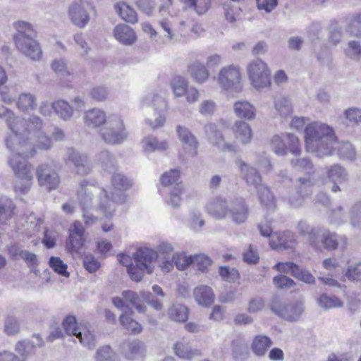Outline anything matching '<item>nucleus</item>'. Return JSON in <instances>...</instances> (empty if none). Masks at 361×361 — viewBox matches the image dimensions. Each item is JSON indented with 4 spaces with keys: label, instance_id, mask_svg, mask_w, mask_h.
Here are the masks:
<instances>
[{
    "label": "nucleus",
    "instance_id": "obj_1",
    "mask_svg": "<svg viewBox=\"0 0 361 361\" xmlns=\"http://www.w3.org/2000/svg\"><path fill=\"white\" fill-rule=\"evenodd\" d=\"M0 118L5 120L10 130L4 142L11 152L8 163L16 178L14 190L21 194H26L33 180L32 164L27 159L36 154V147L23 139L27 133V123L24 118L3 105L0 106Z\"/></svg>",
    "mask_w": 361,
    "mask_h": 361
},
{
    "label": "nucleus",
    "instance_id": "obj_2",
    "mask_svg": "<svg viewBox=\"0 0 361 361\" xmlns=\"http://www.w3.org/2000/svg\"><path fill=\"white\" fill-rule=\"evenodd\" d=\"M82 216L87 226H91L97 221V217L91 212L100 211L106 218L113 216L116 203H123L125 195L121 192L112 193L109 197L108 192L86 181H82L78 192Z\"/></svg>",
    "mask_w": 361,
    "mask_h": 361
},
{
    "label": "nucleus",
    "instance_id": "obj_3",
    "mask_svg": "<svg viewBox=\"0 0 361 361\" xmlns=\"http://www.w3.org/2000/svg\"><path fill=\"white\" fill-rule=\"evenodd\" d=\"M307 150L318 157L331 156L336 151L337 138L332 127L321 121L309 123L304 129Z\"/></svg>",
    "mask_w": 361,
    "mask_h": 361
},
{
    "label": "nucleus",
    "instance_id": "obj_4",
    "mask_svg": "<svg viewBox=\"0 0 361 361\" xmlns=\"http://www.w3.org/2000/svg\"><path fill=\"white\" fill-rule=\"evenodd\" d=\"M158 257L157 252L152 249L141 247L133 254L135 264L128 267L127 271L133 281L139 282L144 274H152L154 267L152 263Z\"/></svg>",
    "mask_w": 361,
    "mask_h": 361
},
{
    "label": "nucleus",
    "instance_id": "obj_5",
    "mask_svg": "<svg viewBox=\"0 0 361 361\" xmlns=\"http://www.w3.org/2000/svg\"><path fill=\"white\" fill-rule=\"evenodd\" d=\"M99 135L107 144H121L127 138L128 133L121 116L116 114L109 116L104 126L100 129Z\"/></svg>",
    "mask_w": 361,
    "mask_h": 361
},
{
    "label": "nucleus",
    "instance_id": "obj_6",
    "mask_svg": "<svg viewBox=\"0 0 361 361\" xmlns=\"http://www.w3.org/2000/svg\"><path fill=\"white\" fill-rule=\"evenodd\" d=\"M247 73L252 86L257 90L268 88L271 85V71L262 59L251 61L247 66Z\"/></svg>",
    "mask_w": 361,
    "mask_h": 361
},
{
    "label": "nucleus",
    "instance_id": "obj_7",
    "mask_svg": "<svg viewBox=\"0 0 361 361\" xmlns=\"http://www.w3.org/2000/svg\"><path fill=\"white\" fill-rule=\"evenodd\" d=\"M217 83L220 87L231 92L242 91L241 74L240 68L234 65L221 68L218 73Z\"/></svg>",
    "mask_w": 361,
    "mask_h": 361
},
{
    "label": "nucleus",
    "instance_id": "obj_8",
    "mask_svg": "<svg viewBox=\"0 0 361 361\" xmlns=\"http://www.w3.org/2000/svg\"><path fill=\"white\" fill-rule=\"evenodd\" d=\"M143 104L152 107L155 116L154 120L147 118L146 123L152 129L164 126L167 112V103L164 98L159 94H149L144 99Z\"/></svg>",
    "mask_w": 361,
    "mask_h": 361
},
{
    "label": "nucleus",
    "instance_id": "obj_9",
    "mask_svg": "<svg viewBox=\"0 0 361 361\" xmlns=\"http://www.w3.org/2000/svg\"><path fill=\"white\" fill-rule=\"evenodd\" d=\"M63 327L68 335L75 336L80 342L89 348L94 346V336L87 326H78L74 316H68L63 322Z\"/></svg>",
    "mask_w": 361,
    "mask_h": 361
},
{
    "label": "nucleus",
    "instance_id": "obj_10",
    "mask_svg": "<svg viewBox=\"0 0 361 361\" xmlns=\"http://www.w3.org/2000/svg\"><path fill=\"white\" fill-rule=\"evenodd\" d=\"M67 166H73V171L80 176L90 173L92 166L90 158L86 154L82 153L74 148H67L63 157Z\"/></svg>",
    "mask_w": 361,
    "mask_h": 361
},
{
    "label": "nucleus",
    "instance_id": "obj_11",
    "mask_svg": "<svg viewBox=\"0 0 361 361\" xmlns=\"http://www.w3.org/2000/svg\"><path fill=\"white\" fill-rule=\"evenodd\" d=\"M85 229L80 221L73 222L68 228L66 250L71 253H80L85 242Z\"/></svg>",
    "mask_w": 361,
    "mask_h": 361
},
{
    "label": "nucleus",
    "instance_id": "obj_12",
    "mask_svg": "<svg viewBox=\"0 0 361 361\" xmlns=\"http://www.w3.org/2000/svg\"><path fill=\"white\" fill-rule=\"evenodd\" d=\"M68 16L73 25L81 29L85 27L90 20V14L82 0L74 1L69 5Z\"/></svg>",
    "mask_w": 361,
    "mask_h": 361
},
{
    "label": "nucleus",
    "instance_id": "obj_13",
    "mask_svg": "<svg viewBox=\"0 0 361 361\" xmlns=\"http://www.w3.org/2000/svg\"><path fill=\"white\" fill-rule=\"evenodd\" d=\"M204 130L209 142L221 152H238V145L235 142H226L222 133L217 130L215 124L209 123L206 125Z\"/></svg>",
    "mask_w": 361,
    "mask_h": 361
},
{
    "label": "nucleus",
    "instance_id": "obj_14",
    "mask_svg": "<svg viewBox=\"0 0 361 361\" xmlns=\"http://www.w3.org/2000/svg\"><path fill=\"white\" fill-rule=\"evenodd\" d=\"M249 216V207L243 197H236L230 201L228 217L236 224H244Z\"/></svg>",
    "mask_w": 361,
    "mask_h": 361
},
{
    "label": "nucleus",
    "instance_id": "obj_15",
    "mask_svg": "<svg viewBox=\"0 0 361 361\" xmlns=\"http://www.w3.org/2000/svg\"><path fill=\"white\" fill-rule=\"evenodd\" d=\"M30 37L14 42L18 50L25 56L32 61H39L42 57V51L38 42Z\"/></svg>",
    "mask_w": 361,
    "mask_h": 361
},
{
    "label": "nucleus",
    "instance_id": "obj_16",
    "mask_svg": "<svg viewBox=\"0 0 361 361\" xmlns=\"http://www.w3.org/2000/svg\"><path fill=\"white\" fill-rule=\"evenodd\" d=\"M36 175L39 184L47 190L56 189L59 183L58 173L47 164H41L37 168Z\"/></svg>",
    "mask_w": 361,
    "mask_h": 361
},
{
    "label": "nucleus",
    "instance_id": "obj_17",
    "mask_svg": "<svg viewBox=\"0 0 361 361\" xmlns=\"http://www.w3.org/2000/svg\"><path fill=\"white\" fill-rule=\"evenodd\" d=\"M269 245L274 250H293L297 245L295 235L290 231L274 232Z\"/></svg>",
    "mask_w": 361,
    "mask_h": 361
},
{
    "label": "nucleus",
    "instance_id": "obj_18",
    "mask_svg": "<svg viewBox=\"0 0 361 361\" xmlns=\"http://www.w3.org/2000/svg\"><path fill=\"white\" fill-rule=\"evenodd\" d=\"M313 181L311 178H300L296 184V191L288 200L290 204L295 207L301 206L305 197L312 192Z\"/></svg>",
    "mask_w": 361,
    "mask_h": 361
},
{
    "label": "nucleus",
    "instance_id": "obj_19",
    "mask_svg": "<svg viewBox=\"0 0 361 361\" xmlns=\"http://www.w3.org/2000/svg\"><path fill=\"white\" fill-rule=\"evenodd\" d=\"M146 353L145 344L137 339L125 341L121 345V353L128 360H142Z\"/></svg>",
    "mask_w": 361,
    "mask_h": 361
},
{
    "label": "nucleus",
    "instance_id": "obj_20",
    "mask_svg": "<svg viewBox=\"0 0 361 361\" xmlns=\"http://www.w3.org/2000/svg\"><path fill=\"white\" fill-rule=\"evenodd\" d=\"M230 202L226 198L218 196L212 200L206 206L209 215L218 220H222L228 217Z\"/></svg>",
    "mask_w": 361,
    "mask_h": 361
},
{
    "label": "nucleus",
    "instance_id": "obj_21",
    "mask_svg": "<svg viewBox=\"0 0 361 361\" xmlns=\"http://www.w3.org/2000/svg\"><path fill=\"white\" fill-rule=\"evenodd\" d=\"M176 132L185 152L191 157H195L197 154L198 142L194 135L188 128L181 126L176 127Z\"/></svg>",
    "mask_w": 361,
    "mask_h": 361
},
{
    "label": "nucleus",
    "instance_id": "obj_22",
    "mask_svg": "<svg viewBox=\"0 0 361 361\" xmlns=\"http://www.w3.org/2000/svg\"><path fill=\"white\" fill-rule=\"evenodd\" d=\"M272 310L281 317L288 321H296L302 314L304 308L301 302L272 306Z\"/></svg>",
    "mask_w": 361,
    "mask_h": 361
},
{
    "label": "nucleus",
    "instance_id": "obj_23",
    "mask_svg": "<svg viewBox=\"0 0 361 361\" xmlns=\"http://www.w3.org/2000/svg\"><path fill=\"white\" fill-rule=\"evenodd\" d=\"M236 164L240 169L243 179L247 185L253 186L255 189L261 185L262 178L256 169L248 166L243 160H238Z\"/></svg>",
    "mask_w": 361,
    "mask_h": 361
},
{
    "label": "nucleus",
    "instance_id": "obj_24",
    "mask_svg": "<svg viewBox=\"0 0 361 361\" xmlns=\"http://www.w3.org/2000/svg\"><path fill=\"white\" fill-rule=\"evenodd\" d=\"M322 242L325 249L334 250L338 247L344 248L347 245V239L343 235L324 230L322 234Z\"/></svg>",
    "mask_w": 361,
    "mask_h": 361
},
{
    "label": "nucleus",
    "instance_id": "obj_25",
    "mask_svg": "<svg viewBox=\"0 0 361 361\" xmlns=\"http://www.w3.org/2000/svg\"><path fill=\"white\" fill-rule=\"evenodd\" d=\"M16 206L8 197L0 195V232L4 230L8 221L13 216Z\"/></svg>",
    "mask_w": 361,
    "mask_h": 361
},
{
    "label": "nucleus",
    "instance_id": "obj_26",
    "mask_svg": "<svg viewBox=\"0 0 361 361\" xmlns=\"http://www.w3.org/2000/svg\"><path fill=\"white\" fill-rule=\"evenodd\" d=\"M232 130L236 140L242 145L249 144L252 138V130L250 126L243 121H236Z\"/></svg>",
    "mask_w": 361,
    "mask_h": 361
},
{
    "label": "nucleus",
    "instance_id": "obj_27",
    "mask_svg": "<svg viewBox=\"0 0 361 361\" xmlns=\"http://www.w3.org/2000/svg\"><path fill=\"white\" fill-rule=\"evenodd\" d=\"M107 119L105 112L97 108H93L85 112V124L91 128H99L102 124H106Z\"/></svg>",
    "mask_w": 361,
    "mask_h": 361
},
{
    "label": "nucleus",
    "instance_id": "obj_28",
    "mask_svg": "<svg viewBox=\"0 0 361 361\" xmlns=\"http://www.w3.org/2000/svg\"><path fill=\"white\" fill-rule=\"evenodd\" d=\"M272 344L273 341L269 336L259 334L253 338L250 348L255 355L262 357L266 355Z\"/></svg>",
    "mask_w": 361,
    "mask_h": 361
},
{
    "label": "nucleus",
    "instance_id": "obj_29",
    "mask_svg": "<svg viewBox=\"0 0 361 361\" xmlns=\"http://www.w3.org/2000/svg\"><path fill=\"white\" fill-rule=\"evenodd\" d=\"M193 295L197 304L202 307L211 306L215 298L212 288L207 286L202 285L194 289Z\"/></svg>",
    "mask_w": 361,
    "mask_h": 361
},
{
    "label": "nucleus",
    "instance_id": "obj_30",
    "mask_svg": "<svg viewBox=\"0 0 361 361\" xmlns=\"http://www.w3.org/2000/svg\"><path fill=\"white\" fill-rule=\"evenodd\" d=\"M114 35L119 42L125 45H131L136 40L134 30L125 24L116 25L114 29Z\"/></svg>",
    "mask_w": 361,
    "mask_h": 361
},
{
    "label": "nucleus",
    "instance_id": "obj_31",
    "mask_svg": "<svg viewBox=\"0 0 361 361\" xmlns=\"http://www.w3.org/2000/svg\"><path fill=\"white\" fill-rule=\"evenodd\" d=\"M235 115L241 118L252 121L256 116V109L253 104L245 100H238L233 104Z\"/></svg>",
    "mask_w": 361,
    "mask_h": 361
},
{
    "label": "nucleus",
    "instance_id": "obj_32",
    "mask_svg": "<svg viewBox=\"0 0 361 361\" xmlns=\"http://www.w3.org/2000/svg\"><path fill=\"white\" fill-rule=\"evenodd\" d=\"M16 106L24 113L34 111L37 106V97L30 92H22L18 97Z\"/></svg>",
    "mask_w": 361,
    "mask_h": 361
},
{
    "label": "nucleus",
    "instance_id": "obj_33",
    "mask_svg": "<svg viewBox=\"0 0 361 361\" xmlns=\"http://www.w3.org/2000/svg\"><path fill=\"white\" fill-rule=\"evenodd\" d=\"M13 27L17 33L13 36L14 42L24 39L30 37H35L36 32L33 25L27 21L18 20L13 23Z\"/></svg>",
    "mask_w": 361,
    "mask_h": 361
},
{
    "label": "nucleus",
    "instance_id": "obj_34",
    "mask_svg": "<svg viewBox=\"0 0 361 361\" xmlns=\"http://www.w3.org/2000/svg\"><path fill=\"white\" fill-rule=\"evenodd\" d=\"M175 354L180 358L190 360L196 356H200L201 352L197 349H192L188 343L181 341L174 344Z\"/></svg>",
    "mask_w": 361,
    "mask_h": 361
},
{
    "label": "nucleus",
    "instance_id": "obj_35",
    "mask_svg": "<svg viewBox=\"0 0 361 361\" xmlns=\"http://www.w3.org/2000/svg\"><path fill=\"white\" fill-rule=\"evenodd\" d=\"M298 231L302 235H307L311 245L316 250L321 249V244L317 240L318 231L310 226L307 222L300 221L298 224Z\"/></svg>",
    "mask_w": 361,
    "mask_h": 361
},
{
    "label": "nucleus",
    "instance_id": "obj_36",
    "mask_svg": "<svg viewBox=\"0 0 361 361\" xmlns=\"http://www.w3.org/2000/svg\"><path fill=\"white\" fill-rule=\"evenodd\" d=\"M188 72L193 79L199 83L206 82L209 76V73L206 66L200 61H195L188 66Z\"/></svg>",
    "mask_w": 361,
    "mask_h": 361
},
{
    "label": "nucleus",
    "instance_id": "obj_37",
    "mask_svg": "<svg viewBox=\"0 0 361 361\" xmlns=\"http://www.w3.org/2000/svg\"><path fill=\"white\" fill-rule=\"evenodd\" d=\"M116 12L125 21L134 24L137 21L136 11L126 3L121 1L115 5Z\"/></svg>",
    "mask_w": 361,
    "mask_h": 361
},
{
    "label": "nucleus",
    "instance_id": "obj_38",
    "mask_svg": "<svg viewBox=\"0 0 361 361\" xmlns=\"http://www.w3.org/2000/svg\"><path fill=\"white\" fill-rule=\"evenodd\" d=\"M326 174L332 183H344L348 180V174L345 169L339 164H334L326 169Z\"/></svg>",
    "mask_w": 361,
    "mask_h": 361
},
{
    "label": "nucleus",
    "instance_id": "obj_39",
    "mask_svg": "<svg viewBox=\"0 0 361 361\" xmlns=\"http://www.w3.org/2000/svg\"><path fill=\"white\" fill-rule=\"evenodd\" d=\"M52 109L56 114L64 121L69 120L73 115V107L63 99H58L54 102Z\"/></svg>",
    "mask_w": 361,
    "mask_h": 361
},
{
    "label": "nucleus",
    "instance_id": "obj_40",
    "mask_svg": "<svg viewBox=\"0 0 361 361\" xmlns=\"http://www.w3.org/2000/svg\"><path fill=\"white\" fill-rule=\"evenodd\" d=\"M133 311L129 309L128 312L123 313L120 317V321L122 326L130 334H137L142 330V326L132 317Z\"/></svg>",
    "mask_w": 361,
    "mask_h": 361
},
{
    "label": "nucleus",
    "instance_id": "obj_41",
    "mask_svg": "<svg viewBox=\"0 0 361 361\" xmlns=\"http://www.w3.org/2000/svg\"><path fill=\"white\" fill-rule=\"evenodd\" d=\"M167 314L173 321L185 322L188 318V309L183 305L175 303L169 308Z\"/></svg>",
    "mask_w": 361,
    "mask_h": 361
},
{
    "label": "nucleus",
    "instance_id": "obj_42",
    "mask_svg": "<svg viewBox=\"0 0 361 361\" xmlns=\"http://www.w3.org/2000/svg\"><path fill=\"white\" fill-rule=\"evenodd\" d=\"M161 30L164 32V37L166 42H175L177 39L176 29H173V17L163 18L158 22Z\"/></svg>",
    "mask_w": 361,
    "mask_h": 361
},
{
    "label": "nucleus",
    "instance_id": "obj_43",
    "mask_svg": "<svg viewBox=\"0 0 361 361\" xmlns=\"http://www.w3.org/2000/svg\"><path fill=\"white\" fill-rule=\"evenodd\" d=\"M258 197L262 206L268 210H272L275 207L274 197L269 188L261 184L257 188Z\"/></svg>",
    "mask_w": 361,
    "mask_h": 361
},
{
    "label": "nucleus",
    "instance_id": "obj_44",
    "mask_svg": "<svg viewBox=\"0 0 361 361\" xmlns=\"http://www.w3.org/2000/svg\"><path fill=\"white\" fill-rule=\"evenodd\" d=\"M102 169L110 173H114L116 169V162L114 157L108 152L102 151L97 157Z\"/></svg>",
    "mask_w": 361,
    "mask_h": 361
},
{
    "label": "nucleus",
    "instance_id": "obj_45",
    "mask_svg": "<svg viewBox=\"0 0 361 361\" xmlns=\"http://www.w3.org/2000/svg\"><path fill=\"white\" fill-rule=\"evenodd\" d=\"M122 296L126 301L130 302L140 313H145L147 310L145 305L140 303V298H142L140 293H137L127 290L122 293Z\"/></svg>",
    "mask_w": 361,
    "mask_h": 361
},
{
    "label": "nucleus",
    "instance_id": "obj_46",
    "mask_svg": "<svg viewBox=\"0 0 361 361\" xmlns=\"http://www.w3.org/2000/svg\"><path fill=\"white\" fill-rule=\"evenodd\" d=\"M142 147L145 152H152L155 150H165L168 147V143L166 141H159L157 137L148 136L145 137L142 141Z\"/></svg>",
    "mask_w": 361,
    "mask_h": 361
},
{
    "label": "nucleus",
    "instance_id": "obj_47",
    "mask_svg": "<svg viewBox=\"0 0 361 361\" xmlns=\"http://www.w3.org/2000/svg\"><path fill=\"white\" fill-rule=\"evenodd\" d=\"M348 216L352 227L361 231V200L351 205Z\"/></svg>",
    "mask_w": 361,
    "mask_h": 361
},
{
    "label": "nucleus",
    "instance_id": "obj_48",
    "mask_svg": "<svg viewBox=\"0 0 361 361\" xmlns=\"http://www.w3.org/2000/svg\"><path fill=\"white\" fill-rule=\"evenodd\" d=\"M290 165L296 171L305 173L307 175L314 173V166L308 158L293 159Z\"/></svg>",
    "mask_w": 361,
    "mask_h": 361
},
{
    "label": "nucleus",
    "instance_id": "obj_49",
    "mask_svg": "<svg viewBox=\"0 0 361 361\" xmlns=\"http://www.w3.org/2000/svg\"><path fill=\"white\" fill-rule=\"evenodd\" d=\"M186 7L194 9L198 15L204 14L209 8L211 0H179Z\"/></svg>",
    "mask_w": 361,
    "mask_h": 361
},
{
    "label": "nucleus",
    "instance_id": "obj_50",
    "mask_svg": "<svg viewBox=\"0 0 361 361\" xmlns=\"http://www.w3.org/2000/svg\"><path fill=\"white\" fill-rule=\"evenodd\" d=\"M25 121L27 123L26 127L27 128V133L23 139L32 144L28 139L29 135L32 132L35 135L37 133L42 131L44 123L43 121L37 116H32L27 121L25 120Z\"/></svg>",
    "mask_w": 361,
    "mask_h": 361
},
{
    "label": "nucleus",
    "instance_id": "obj_51",
    "mask_svg": "<svg viewBox=\"0 0 361 361\" xmlns=\"http://www.w3.org/2000/svg\"><path fill=\"white\" fill-rule=\"evenodd\" d=\"M346 31L352 37L361 38V12L352 16L348 23Z\"/></svg>",
    "mask_w": 361,
    "mask_h": 361
},
{
    "label": "nucleus",
    "instance_id": "obj_52",
    "mask_svg": "<svg viewBox=\"0 0 361 361\" xmlns=\"http://www.w3.org/2000/svg\"><path fill=\"white\" fill-rule=\"evenodd\" d=\"M177 42H188L192 39V35H190V19L182 20L179 21L178 27L176 29Z\"/></svg>",
    "mask_w": 361,
    "mask_h": 361
},
{
    "label": "nucleus",
    "instance_id": "obj_53",
    "mask_svg": "<svg viewBox=\"0 0 361 361\" xmlns=\"http://www.w3.org/2000/svg\"><path fill=\"white\" fill-rule=\"evenodd\" d=\"M344 53L346 57L358 61L361 60V43L357 40H350L348 42L344 49Z\"/></svg>",
    "mask_w": 361,
    "mask_h": 361
},
{
    "label": "nucleus",
    "instance_id": "obj_54",
    "mask_svg": "<svg viewBox=\"0 0 361 361\" xmlns=\"http://www.w3.org/2000/svg\"><path fill=\"white\" fill-rule=\"evenodd\" d=\"M173 261L176 268L185 270L194 262V255H186L183 252H176L173 255Z\"/></svg>",
    "mask_w": 361,
    "mask_h": 361
},
{
    "label": "nucleus",
    "instance_id": "obj_55",
    "mask_svg": "<svg viewBox=\"0 0 361 361\" xmlns=\"http://www.w3.org/2000/svg\"><path fill=\"white\" fill-rule=\"evenodd\" d=\"M317 303L320 307L325 310L341 307L343 305L342 302L336 297H330L326 294H322L317 299Z\"/></svg>",
    "mask_w": 361,
    "mask_h": 361
},
{
    "label": "nucleus",
    "instance_id": "obj_56",
    "mask_svg": "<svg viewBox=\"0 0 361 361\" xmlns=\"http://www.w3.org/2000/svg\"><path fill=\"white\" fill-rule=\"evenodd\" d=\"M95 360L96 361H121L116 353L109 345L97 350Z\"/></svg>",
    "mask_w": 361,
    "mask_h": 361
},
{
    "label": "nucleus",
    "instance_id": "obj_57",
    "mask_svg": "<svg viewBox=\"0 0 361 361\" xmlns=\"http://www.w3.org/2000/svg\"><path fill=\"white\" fill-rule=\"evenodd\" d=\"M204 221L200 210L191 209L189 214L188 225L195 231H200L204 226Z\"/></svg>",
    "mask_w": 361,
    "mask_h": 361
},
{
    "label": "nucleus",
    "instance_id": "obj_58",
    "mask_svg": "<svg viewBox=\"0 0 361 361\" xmlns=\"http://www.w3.org/2000/svg\"><path fill=\"white\" fill-rule=\"evenodd\" d=\"M19 319L13 315H8L4 321V332L8 335H16L20 332Z\"/></svg>",
    "mask_w": 361,
    "mask_h": 361
},
{
    "label": "nucleus",
    "instance_id": "obj_59",
    "mask_svg": "<svg viewBox=\"0 0 361 361\" xmlns=\"http://www.w3.org/2000/svg\"><path fill=\"white\" fill-rule=\"evenodd\" d=\"M270 147L277 155H286L288 152L287 145L283 138L279 135H274L270 140Z\"/></svg>",
    "mask_w": 361,
    "mask_h": 361
},
{
    "label": "nucleus",
    "instance_id": "obj_60",
    "mask_svg": "<svg viewBox=\"0 0 361 361\" xmlns=\"http://www.w3.org/2000/svg\"><path fill=\"white\" fill-rule=\"evenodd\" d=\"M233 346V354L235 359L238 360H246L249 357V350L247 345L240 341H234L232 343Z\"/></svg>",
    "mask_w": 361,
    "mask_h": 361
},
{
    "label": "nucleus",
    "instance_id": "obj_61",
    "mask_svg": "<svg viewBox=\"0 0 361 361\" xmlns=\"http://www.w3.org/2000/svg\"><path fill=\"white\" fill-rule=\"evenodd\" d=\"M339 156L343 159L353 160L355 159L356 152L353 146L350 142H343L336 145Z\"/></svg>",
    "mask_w": 361,
    "mask_h": 361
},
{
    "label": "nucleus",
    "instance_id": "obj_62",
    "mask_svg": "<svg viewBox=\"0 0 361 361\" xmlns=\"http://www.w3.org/2000/svg\"><path fill=\"white\" fill-rule=\"evenodd\" d=\"M171 87L176 97H183L188 87V82L181 76H176L171 82Z\"/></svg>",
    "mask_w": 361,
    "mask_h": 361
},
{
    "label": "nucleus",
    "instance_id": "obj_63",
    "mask_svg": "<svg viewBox=\"0 0 361 361\" xmlns=\"http://www.w3.org/2000/svg\"><path fill=\"white\" fill-rule=\"evenodd\" d=\"M49 264L50 267L59 275L66 278L69 277V273L67 271L68 266L60 257H51L49 259Z\"/></svg>",
    "mask_w": 361,
    "mask_h": 361
},
{
    "label": "nucleus",
    "instance_id": "obj_64",
    "mask_svg": "<svg viewBox=\"0 0 361 361\" xmlns=\"http://www.w3.org/2000/svg\"><path fill=\"white\" fill-rule=\"evenodd\" d=\"M274 107L277 112L284 117L291 114L293 112L291 104L284 97L276 99L274 102Z\"/></svg>",
    "mask_w": 361,
    "mask_h": 361
}]
</instances>
